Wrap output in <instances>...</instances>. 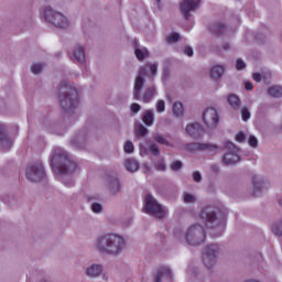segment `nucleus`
Listing matches in <instances>:
<instances>
[{"label":"nucleus","instance_id":"412c9836","mask_svg":"<svg viewBox=\"0 0 282 282\" xmlns=\"http://www.w3.org/2000/svg\"><path fill=\"white\" fill-rule=\"evenodd\" d=\"M227 102L232 107V109H239V107H241V100L237 95H229L227 97Z\"/></svg>","mask_w":282,"mask_h":282},{"label":"nucleus","instance_id":"a211bd4d","mask_svg":"<svg viewBox=\"0 0 282 282\" xmlns=\"http://www.w3.org/2000/svg\"><path fill=\"white\" fill-rule=\"evenodd\" d=\"M73 59L77 63H85V48L83 46L75 47Z\"/></svg>","mask_w":282,"mask_h":282},{"label":"nucleus","instance_id":"6e6d98bb","mask_svg":"<svg viewBox=\"0 0 282 282\" xmlns=\"http://www.w3.org/2000/svg\"><path fill=\"white\" fill-rule=\"evenodd\" d=\"M158 3H160V0H156Z\"/></svg>","mask_w":282,"mask_h":282},{"label":"nucleus","instance_id":"c85d7f7f","mask_svg":"<svg viewBox=\"0 0 282 282\" xmlns=\"http://www.w3.org/2000/svg\"><path fill=\"white\" fill-rule=\"evenodd\" d=\"M144 124H147V127H151L153 126V111H145L143 113V118H142Z\"/></svg>","mask_w":282,"mask_h":282},{"label":"nucleus","instance_id":"bb28decb","mask_svg":"<svg viewBox=\"0 0 282 282\" xmlns=\"http://www.w3.org/2000/svg\"><path fill=\"white\" fill-rule=\"evenodd\" d=\"M153 96H155V88L154 87L147 88L143 95L142 101L151 102V98H153Z\"/></svg>","mask_w":282,"mask_h":282},{"label":"nucleus","instance_id":"4468645a","mask_svg":"<svg viewBox=\"0 0 282 282\" xmlns=\"http://www.w3.org/2000/svg\"><path fill=\"white\" fill-rule=\"evenodd\" d=\"M185 131L191 138H194V140H198V138L204 135V127H202L199 123L187 124Z\"/></svg>","mask_w":282,"mask_h":282},{"label":"nucleus","instance_id":"b1692460","mask_svg":"<svg viewBox=\"0 0 282 282\" xmlns=\"http://www.w3.org/2000/svg\"><path fill=\"white\" fill-rule=\"evenodd\" d=\"M253 184V197H261V186H263V182L257 181V176L252 178Z\"/></svg>","mask_w":282,"mask_h":282},{"label":"nucleus","instance_id":"c03bdc74","mask_svg":"<svg viewBox=\"0 0 282 282\" xmlns=\"http://www.w3.org/2000/svg\"><path fill=\"white\" fill-rule=\"evenodd\" d=\"M172 171H180L182 169V163L181 161H174L171 165Z\"/></svg>","mask_w":282,"mask_h":282},{"label":"nucleus","instance_id":"6ab92c4d","mask_svg":"<svg viewBox=\"0 0 282 282\" xmlns=\"http://www.w3.org/2000/svg\"><path fill=\"white\" fill-rule=\"evenodd\" d=\"M102 273V267L100 264H93L86 269L87 276H99Z\"/></svg>","mask_w":282,"mask_h":282},{"label":"nucleus","instance_id":"9d476101","mask_svg":"<svg viewBox=\"0 0 282 282\" xmlns=\"http://www.w3.org/2000/svg\"><path fill=\"white\" fill-rule=\"evenodd\" d=\"M225 148L228 152L224 155L223 162L224 164H235L239 162V148L235 147V143L227 141Z\"/></svg>","mask_w":282,"mask_h":282},{"label":"nucleus","instance_id":"f03ea898","mask_svg":"<svg viewBox=\"0 0 282 282\" xmlns=\"http://www.w3.org/2000/svg\"><path fill=\"white\" fill-rule=\"evenodd\" d=\"M99 252L118 254L124 248V239L118 235L107 234L97 240Z\"/></svg>","mask_w":282,"mask_h":282},{"label":"nucleus","instance_id":"2f4dec72","mask_svg":"<svg viewBox=\"0 0 282 282\" xmlns=\"http://www.w3.org/2000/svg\"><path fill=\"white\" fill-rule=\"evenodd\" d=\"M153 138L159 144H165V147H171V143L164 138V135L156 133L153 135Z\"/></svg>","mask_w":282,"mask_h":282},{"label":"nucleus","instance_id":"f8f14e48","mask_svg":"<svg viewBox=\"0 0 282 282\" xmlns=\"http://www.w3.org/2000/svg\"><path fill=\"white\" fill-rule=\"evenodd\" d=\"M202 0H183L180 4V10L186 21L191 18L193 10L199 9Z\"/></svg>","mask_w":282,"mask_h":282},{"label":"nucleus","instance_id":"9b49d317","mask_svg":"<svg viewBox=\"0 0 282 282\" xmlns=\"http://www.w3.org/2000/svg\"><path fill=\"white\" fill-rule=\"evenodd\" d=\"M203 121L207 129H216L219 124V115L215 108H207L203 113Z\"/></svg>","mask_w":282,"mask_h":282},{"label":"nucleus","instance_id":"e433bc0d","mask_svg":"<svg viewBox=\"0 0 282 282\" xmlns=\"http://www.w3.org/2000/svg\"><path fill=\"white\" fill-rule=\"evenodd\" d=\"M241 118L243 122H248V119L250 118V110H248V108L241 109Z\"/></svg>","mask_w":282,"mask_h":282},{"label":"nucleus","instance_id":"f3484780","mask_svg":"<svg viewBox=\"0 0 282 282\" xmlns=\"http://www.w3.org/2000/svg\"><path fill=\"white\" fill-rule=\"evenodd\" d=\"M217 147L210 145L208 143H189L186 145L187 151H216Z\"/></svg>","mask_w":282,"mask_h":282},{"label":"nucleus","instance_id":"58836bf2","mask_svg":"<svg viewBox=\"0 0 282 282\" xmlns=\"http://www.w3.org/2000/svg\"><path fill=\"white\" fill-rule=\"evenodd\" d=\"M156 171H166V165L164 164V159H161L154 164Z\"/></svg>","mask_w":282,"mask_h":282},{"label":"nucleus","instance_id":"5fc2aeb1","mask_svg":"<svg viewBox=\"0 0 282 282\" xmlns=\"http://www.w3.org/2000/svg\"><path fill=\"white\" fill-rule=\"evenodd\" d=\"M214 171H219V167H217V166H214Z\"/></svg>","mask_w":282,"mask_h":282},{"label":"nucleus","instance_id":"ea45409f","mask_svg":"<svg viewBox=\"0 0 282 282\" xmlns=\"http://www.w3.org/2000/svg\"><path fill=\"white\" fill-rule=\"evenodd\" d=\"M236 69L241 70V69H246V62H243V59L238 58L236 61Z\"/></svg>","mask_w":282,"mask_h":282},{"label":"nucleus","instance_id":"49530a36","mask_svg":"<svg viewBox=\"0 0 282 282\" xmlns=\"http://www.w3.org/2000/svg\"><path fill=\"white\" fill-rule=\"evenodd\" d=\"M140 109H141L140 104H132L131 105L132 113H138V111H140Z\"/></svg>","mask_w":282,"mask_h":282},{"label":"nucleus","instance_id":"dca6fc26","mask_svg":"<svg viewBox=\"0 0 282 282\" xmlns=\"http://www.w3.org/2000/svg\"><path fill=\"white\" fill-rule=\"evenodd\" d=\"M13 144L12 139L6 134V126L0 123V147L1 149H10Z\"/></svg>","mask_w":282,"mask_h":282},{"label":"nucleus","instance_id":"09e8293b","mask_svg":"<svg viewBox=\"0 0 282 282\" xmlns=\"http://www.w3.org/2000/svg\"><path fill=\"white\" fill-rule=\"evenodd\" d=\"M184 54H186V56H193V47L186 46L184 50Z\"/></svg>","mask_w":282,"mask_h":282},{"label":"nucleus","instance_id":"473e14b6","mask_svg":"<svg viewBox=\"0 0 282 282\" xmlns=\"http://www.w3.org/2000/svg\"><path fill=\"white\" fill-rule=\"evenodd\" d=\"M43 67H45V64H40V63H36V64H32L31 66V72L32 74H41V72H43Z\"/></svg>","mask_w":282,"mask_h":282},{"label":"nucleus","instance_id":"72a5a7b5","mask_svg":"<svg viewBox=\"0 0 282 282\" xmlns=\"http://www.w3.org/2000/svg\"><path fill=\"white\" fill-rule=\"evenodd\" d=\"M156 111L159 113H164V111H166V104L164 102V100L156 101Z\"/></svg>","mask_w":282,"mask_h":282},{"label":"nucleus","instance_id":"79ce46f5","mask_svg":"<svg viewBox=\"0 0 282 282\" xmlns=\"http://www.w3.org/2000/svg\"><path fill=\"white\" fill-rule=\"evenodd\" d=\"M91 210L93 213H102V205H100L99 203H94L91 205Z\"/></svg>","mask_w":282,"mask_h":282},{"label":"nucleus","instance_id":"7c9ffc66","mask_svg":"<svg viewBox=\"0 0 282 282\" xmlns=\"http://www.w3.org/2000/svg\"><path fill=\"white\" fill-rule=\"evenodd\" d=\"M109 186L111 188V192L113 194L118 193V191H120V181H118V178H112L110 182H109Z\"/></svg>","mask_w":282,"mask_h":282},{"label":"nucleus","instance_id":"2eb2a0df","mask_svg":"<svg viewBox=\"0 0 282 282\" xmlns=\"http://www.w3.org/2000/svg\"><path fill=\"white\" fill-rule=\"evenodd\" d=\"M162 281H167V282L173 281V274L171 273V269L166 267H161L156 271L154 275V282H162Z\"/></svg>","mask_w":282,"mask_h":282},{"label":"nucleus","instance_id":"7ed1b4c3","mask_svg":"<svg viewBox=\"0 0 282 282\" xmlns=\"http://www.w3.org/2000/svg\"><path fill=\"white\" fill-rule=\"evenodd\" d=\"M56 162H61V164L57 165V170L62 175H69L78 169V165L72 160L69 154L61 149L56 150L52 156L51 166H53V169H56Z\"/></svg>","mask_w":282,"mask_h":282},{"label":"nucleus","instance_id":"a19ab883","mask_svg":"<svg viewBox=\"0 0 282 282\" xmlns=\"http://www.w3.org/2000/svg\"><path fill=\"white\" fill-rule=\"evenodd\" d=\"M150 151H151V153H152L153 155H155V156L160 155V148H159L158 144H155V143H152V144L150 145Z\"/></svg>","mask_w":282,"mask_h":282},{"label":"nucleus","instance_id":"ddd939ff","mask_svg":"<svg viewBox=\"0 0 282 282\" xmlns=\"http://www.w3.org/2000/svg\"><path fill=\"white\" fill-rule=\"evenodd\" d=\"M200 219H204L207 228H213L210 224H217V213L213 210V207H205L199 214Z\"/></svg>","mask_w":282,"mask_h":282},{"label":"nucleus","instance_id":"a878e982","mask_svg":"<svg viewBox=\"0 0 282 282\" xmlns=\"http://www.w3.org/2000/svg\"><path fill=\"white\" fill-rule=\"evenodd\" d=\"M173 113L177 118H180L181 116H184V106L182 105V102L176 101L173 104Z\"/></svg>","mask_w":282,"mask_h":282},{"label":"nucleus","instance_id":"f257e3e1","mask_svg":"<svg viewBox=\"0 0 282 282\" xmlns=\"http://www.w3.org/2000/svg\"><path fill=\"white\" fill-rule=\"evenodd\" d=\"M59 91L61 94L58 95V98L64 111H72V109L78 107V90L69 85V83L64 80L59 86Z\"/></svg>","mask_w":282,"mask_h":282},{"label":"nucleus","instance_id":"f704fd0d","mask_svg":"<svg viewBox=\"0 0 282 282\" xmlns=\"http://www.w3.org/2000/svg\"><path fill=\"white\" fill-rule=\"evenodd\" d=\"M133 150H134L133 142L126 141V143L123 144L124 153H133Z\"/></svg>","mask_w":282,"mask_h":282},{"label":"nucleus","instance_id":"603ef678","mask_svg":"<svg viewBox=\"0 0 282 282\" xmlns=\"http://www.w3.org/2000/svg\"><path fill=\"white\" fill-rule=\"evenodd\" d=\"M217 229L218 230H224V223H218L217 224Z\"/></svg>","mask_w":282,"mask_h":282},{"label":"nucleus","instance_id":"0eeeda50","mask_svg":"<svg viewBox=\"0 0 282 282\" xmlns=\"http://www.w3.org/2000/svg\"><path fill=\"white\" fill-rule=\"evenodd\" d=\"M143 213L153 215L159 219H164V217H166V210L162 208V205H160V203H158V200H155L151 194L145 196V206L143 207Z\"/></svg>","mask_w":282,"mask_h":282},{"label":"nucleus","instance_id":"8fccbe9b","mask_svg":"<svg viewBox=\"0 0 282 282\" xmlns=\"http://www.w3.org/2000/svg\"><path fill=\"white\" fill-rule=\"evenodd\" d=\"M252 79H253L256 83H261V74H259V73H253Z\"/></svg>","mask_w":282,"mask_h":282},{"label":"nucleus","instance_id":"cd10ccee","mask_svg":"<svg viewBox=\"0 0 282 282\" xmlns=\"http://www.w3.org/2000/svg\"><path fill=\"white\" fill-rule=\"evenodd\" d=\"M135 57L138 61H144L147 56H149V50L147 48H135L134 50Z\"/></svg>","mask_w":282,"mask_h":282},{"label":"nucleus","instance_id":"423d86ee","mask_svg":"<svg viewBox=\"0 0 282 282\" xmlns=\"http://www.w3.org/2000/svg\"><path fill=\"white\" fill-rule=\"evenodd\" d=\"M43 17L47 23L55 25V28H61L63 30L69 25L67 18H65L63 13L52 10L50 7L43 9Z\"/></svg>","mask_w":282,"mask_h":282},{"label":"nucleus","instance_id":"6e6552de","mask_svg":"<svg viewBox=\"0 0 282 282\" xmlns=\"http://www.w3.org/2000/svg\"><path fill=\"white\" fill-rule=\"evenodd\" d=\"M219 254L218 245H209L203 251V263L207 270H210L217 263V256Z\"/></svg>","mask_w":282,"mask_h":282},{"label":"nucleus","instance_id":"393cba45","mask_svg":"<svg viewBox=\"0 0 282 282\" xmlns=\"http://www.w3.org/2000/svg\"><path fill=\"white\" fill-rule=\"evenodd\" d=\"M269 96L272 98H281L282 97V87L281 86H272L268 89Z\"/></svg>","mask_w":282,"mask_h":282},{"label":"nucleus","instance_id":"4c0bfd02","mask_svg":"<svg viewBox=\"0 0 282 282\" xmlns=\"http://www.w3.org/2000/svg\"><path fill=\"white\" fill-rule=\"evenodd\" d=\"M248 144L249 147H252L253 149H256V147L259 144V141L257 140L256 135H250L248 139Z\"/></svg>","mask_w":282,"mask_h":282},{"label":"nucleus","instance_id":"aec40b11","mask_svg":"<svg viewBox=\"0 0 282 282\" xmlns=\"http://www.w3.org/2000/svg\"><path fill=\"white\" fill-rule=\"evenodd\" d=\"M225 68L223 65H216L210 70V78H214V80H218V78H221L224 75Z\"/></svg>","mask_w":282,"mask_h":282},{"label":"nucleus","instance_id":"de8ad7c7","mask_svg":"<svg viewBox=\"0 0 282 282\" xmlns=\"http://www.w3.org/2000/svg\"><path fill=\"white\" fill-rule=\"evenodd\" d=\"M193 180L194 182H202V174L199 172H194Z\"/></svg>","mask_w":282,"mask_h":282},{"label":"nucleus","instance_id":"a18cd8bd","mask_svg":"<svg viewBox=\"0 0 282 282\" xmlns=\"http://www.w3.org/2000/svg\"><path fill=\"white\" fill-rule=\"evenodd\" d=\"M236 142H243L246 140V134L243 132H238L235 137Z\"/></svg>","mask_w":282,"mask_h":282},{"label":"nucleus","instance_id":"37998d69","mask_svg":"<svg viewBox=\"0 0 282 282\" xmlns=\"http://www.w3.org/2000/svg\"><path fill=\"white\" fill-rule=\"evenodd\" d=\"M184 202L185 204H193V202H195V196L191 194H184Z\"/></svg>","mask_w":282,"mask_h":282},{"label":"nucleus","instance_id":"3c124183","mask_svg":"<svg viewBox=\"0 0 282 282\" xmlns=\"http://www.w3.org/2000/svg\"><path fill=\"white\" fill-rule=\"evenodd\" d=\"M253 88H254V86L252 85L251 82H247L245 84V89H247V91H252Z\"/></svg>","mask_w":282,"mask_h":282},{"label":"nucleus","instance_id":"20e7f679","mask_svg":"<svg viewBox=\"0 0 282 282\" xmlns=\"http://www.w3.org/2000/svg\"><path fill=\"white\" fill-rule=\"evenodd\" d=\"M185 241L188 246H202L206 241V231L199 225H192L185 232Z\"/></svg>","mask_w":282,"mask_h":282},{"label":"nucleus","instance_id":"864d4df0","mask_svg":"<svg viewBox=\"0 0 282 282\" xmlns=\"http://www.w3.org/2000/svg\"><path fill=\"white\" fill-rule=\"evenodd\" d=\"M230 48V44H228V43H225V44H223V50H229Z\"/></svg>","mask_w":282,"mask_h":282},{"label":"nucleus","instance_id":"5701e85b","mask_svg":"<svg viewBox=\"0 0 282 282\" xmlns=\"http://www.w3.org/2000/svg\"><path fill=\"white\" fill-rule=\"evenodd\" d=\"M210 31L216 36H219V34H224V32H226V25H224L223 23L217 22L215 24H212Z\"/></svg>","mask_w":282,"mask_h":282},{"label":"nucleus","instance_id":"1a4fd4ad","mask_svg":"<svg viewBox=\"0 0 282 282\" xmlns=\"http://www.w3.org/2000/svg\"><path fill=\"white\" fill-rule=\"evenodd\" d=\"M45 177V169L42 162H37L26 169V178L30 182H41Z\"/></svg>","mask_w":282,"mask_h":282},{"label":"nucleus","instance_id":"4be33fe9","mask_svg":"<svg viewBox=\"0 0 282 282\" xmlns=\"http://www.w3.org/2000/svg\"><path fill=\"white\" fill-rule=\"evenodd\" d=\"M124 165L127 171H130V173H135V171L140 169V164L134 159H128Z\"/></svg>","mask_w":282,"mask_h":282},{"label":"nucleus","instance_id":"39448f33","mask_svg":"<svg viewBox=\"0 0 282 282\" xmlns=\"http://www.w3.org/2000/svg\"><path fill=\"white\" fill-rule=\"evenodd\" d=\"M149 69L152 76H155V74H158V64H148L140 68L139 76L135 78L134 82V100H140L141 98L140 91H142V87H144V76H147V72H149Z\"/></svg>","mask_w":282,"mask_h":282},{"label":"nucleus","instance_id":"c9c22d12","mask_svg":"<svg viewBox=\"0 0 282 282\" xmlns=\"http://www.w3.org/2000/svg\"><path fill=\"white\" fill-rule=\"evenodd\" d=\"M181 36L180 33H172L170 36L166 37L167 43H177Z\"/></svg>","mask_w":282,"mask_h":282},{"label":"nucleus","instance_id":"c756f323","mask_svg":"<svg viewBox=\"0 0 282 282\" xmlns=\"http://www.w3.org/2000/svg\"><path fill=\"white\" fill-rule=\"evenodd\" d=\"M134 131H135L137 138H144V135L149 133V130L144 128V126L142 124H137Z\"/></svg>","mask_w":282,"mask_h":282}]
</instances>
